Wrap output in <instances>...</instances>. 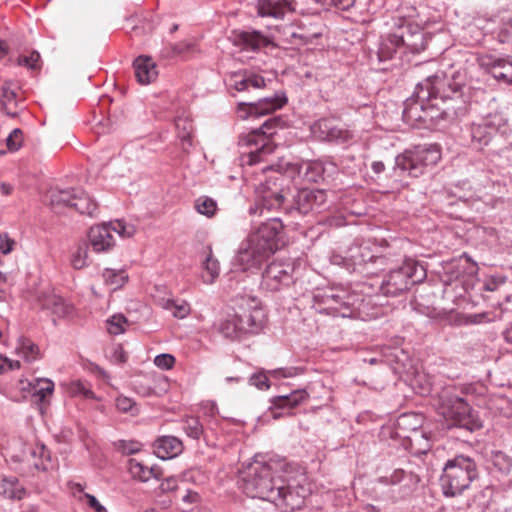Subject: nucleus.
Instances as JSON below:
<instances>
[{"label": "nucleus", "mask_w": 512, "mask_h": 512, "mask_svg": "<svg viewBox=\"0 0 512 512\" xmlns=\"http://www.w3.org/2000/svg\"><path fill=\"white\" fill-rule=\"evenodd\" d=\"M175 128L178 138L182 141L183 149L186 150L187 146L192 145L191 134L193 131V124L190 120L184 117H178L175 120Z\"/></svg>", "instance_id": "obj_39"}, {"label": "nucleus", "mask_w": 512, "mask_h": 512, "mask_svg": "<svg viewBox=\"0 0 512 512\" xmlns=\"http://www.w3.org/2000/svg\"><path fill=\"white\" fill-rule=\"evenodd\" d=\"M135 76L140 84L146 85L153 82L158 75L156 64L152 58L139 56L133 63Z\"/></svg>", "instance_id": "obj_29"}, {"label": "nucleus", "mask_w": 512, "mask_h": 512, "mask_svg": "<svg viewBox=\"0 0 512 512\" xmlns=\"http://www.w3.org/2000/svg\"><path fill=\"white\" fill-rule=\"evenodd\" d=\"M115 447L123 455H132L138 453L141 450L142 445L137 441L119 440L115 443Z\"/></svg>", "instance_id": "obj_50"}, {"label": "nucleus", "mask_w": 512, "mask_h": 512, "mask_svg": "<svg viewBox=\"0 0 512 512\" xmlns=\"http://www.w3.org/2000/svg\"><path fill=\"white\" fill-rule=\"evenodd\" d=\"M39 61L40 54L36 51H33L29 56L20 55L17 59V63L19 66H25L31 70H36L40 68Z\"/></svg>", "instance_id": "obj_52"}, {"label": "nucleus", "mask_w": 512, "mask_h": 512, "mask_svg": "<svg viewBox=\"0 0 512 512\" xmlns=\"http://www.w3.org/2000/svg\"><path fill=\"white\" fill-rule=\"evenodd\" d=\"M54 390V383L49 379H40L34 387L32 397L36 402L43 403L46 398L52 395Z\"/></svg>", "instance_id": "obj_44"}, {"label": "nucleus", "mask_w": 512, "mask_h": 512, "mask_svg": "<svg viewBox=\"0 0 512 512\" xmlns=\"http://www.w3.org/2000/svg\"><path fill=\"white\" fill-rule=\"evenodd\" d=\"M233 311L241 317L240 326L243 327L245 338L261 332L265 323V313L258 299L242 298L241 303Z\"/></svg>", "instance_id": "obj_15"}, {"label": "nucleus", "mask_w": 512, "mask_h": 512, "mask_svg": "<svg viewBox=\"0 0 512 512\" xmlns=\"http://www.w3.org/2000/svg\"><path fill=\"white\" fill-rule=\"evenodd\" d=\"M110 225V231L118 233L122 237H131L135 233V227L133 225H128L123 221L117 220L114 223H108Z\"/></svg>", "instance_id": "obj_54"}, {"label": "nucleus", "mask_w": 512, "mask_h": 512, "mask_svg": "<svg viewBox=\"0 0 512 512\" xmlns=\"http://www.w3.org/2000/svg\"><path fill=\"white\" fill-rule=\"evenodd\" d=\"M23 143V132L19 128L11 131L6 139V145L9 151L15 152L20 149Z\"/></svg>", "instance_id": "obj_51"}, {"label": "nucleus", "mask_w": 512, "mask_h": 512, "mask_svg": "<svg viewBox=\"0 0 512 512\" xmlns=\"http://www.w3.org/2000/svg\"><path fill=\"white\" fill-rule=\"evenodd\" d=\"M458 78L437 72L419 82L414 94L404 102L403 120L413 127L432 129L465 116V85Z\"/></svg>", "instance_id": "obj_1"}, {"label": "nucleus", "mask_w": 512, "mask_h": 512, "mask_svg": "<svg viewBox=\"0 0 512 512\" xmlns=\"http://www.w3.org/2000/svg\"><path fill=\"white\" fill-rule=\"evenodd\" d=\"M175 363V358L171 354H159L154 359V364L161 369H171Z\"/></svg>", "instance_id": "obj_56"}, {"label": "nucleus", "mask_w": 512, "mask_h": 512, "mask_svg": "<svg viewBox=\"0 0 512 512\" xmlns=\"http://www.w3.org/2000/svg\"><path fill=\"white\" fill-rule=\"evenodd\" d=\"M183 429L189 437L196 440L204 433L203 425L196 417H187L183 422Z\"/></svg>", "instance_id": "obj_46"}, {"label": "nucleus", "mask_w": 512, "mask_h": 512, "mask_svg": "<svg viewBox=\"0 0 512 512\" xmlns=\"http://www.w3.org/2000/svg\"><path fill=\"white\" fill-rule=\"evenodd\" d=\"M397 33L403 40V42H400L401 48L411 53H420L425 50L427 45L425 33L417 25L402 26Z\"/></svg>", "instance_id": "obj_23"}, {"label": "nucleus", "mask_w": 512, "mask_h": 512, "mask_svg": "<svg viewBox=\"0 0 512 512\" xmlns=\"http://www.w3.org/2000/svg\"><path fill=\"white\" fill-rule=\"evenodd\" d=\"M296 31L295 32V45H306L308 43H312L315 39H318L322 36L321 29L313 25L311 23H298L295 24Z\"/></svg>", "instance_id": "obj_35"}, {"label": "nucleus", "mask_w": 512, "mask_h": 512, "mask_svg": "<svg viewBox=\"0 0 512 512\" xmlns=\"http://www.w3.org/2000/svg\"><path fill=\"white\" fill-rule=\"evenodd\" d=\"M261 254L256 253V249L251 245L249 238L243 242L234 258L235 265H238L242 270H248L252 267H257L264 261Z\"/></svg>", "instance_id": "obj_28"}, {"label": "nucleus", "mask_w": 512, "mask_h": 512, "mask_svg": "<svg viewBox=\"0 0 512 512\" xmlns=\"http://www.w3.org/2000/svg\"><path fill=\"white\" fill-rule=\"evenodd\" d=\"M11 81H5L1 87V104L6 114L11 117H16L17 112L11 111L9 105L16 103V91L12 88Z\"/></svg>", "instance_id": "obj_40"}, {"label": "nucleus", "mask_w": 512, "mask_h": 512, "mask_svg": "<svg viewBox=\"0 0 512 512\" xmlns=\"http://www.w3.org/2000/svg\"><path fill=\"white\" fill-rule=\"evenodd\" d=\"M155 455L162 459H172L183 451L182 441L175 436H161L153 444Z\"/></svg>", "instance_id": "obj_25"}, {"label": "nucleus", "mask_w": 512, "mask_h": 512, "mask_svg": "<svg viewBox=\"0 0 512 512\" xmlns=\"http://www.w3.org/2000/svg\"><path fill=\"white\" fill-rule=\"evenodd\" d=\"M178 487V481L175 477L170 476L165 478L159 485V490L161 493H167L175 491Z\"/></svg>", "instance_id": "obj_60"}, {"label": "nucleus", "mask_w": 512, "mask_h": 512, "mask_svg": "<svg viewBox=\"0 0 512 512\" xmlns=\"http://www.w3.org/2000/svg\"><path fill=\"white\" fill-rule=\"evenodd\" d=\"M441 159L440 148L436 144L418 145L405 150L395 158L394 172L399 177H419L427 167L434 166Z\"/></svg>", "instance_id": "obj_8"}, {"label": "nucleus", "mask_w": 512, "mask_h": 512, "mask_svg": "<svg viewBox=\"0 0 512 512\" xmlns=\"http://www.w3.org/2000/svg\"><path fill=\"white\" fill-rule=\"evenodd\" d=\"M478 477V468L474 458L467 455H456L449 459L443 468L441 486L445 496H456L467 489Z\"/></svg>", "instance_id": "obj_5"}, {"label": "nucleus", "mask_w": 512, "mask_h": 512, "mask_svg": "<svg viewBox=\"0 0 512 512\" xmlns=\"http://www.w3.org/2000/svg\"><path fill=\"white\" fill-rule=\"evenodd\" d=\"M489 67L494 69H502V68H511L512 70V61L505 58H490V61L487 63Z\"/></svg>", "instance_id": "obj_61"}, {"label": "nucleus", "mask_w": 512, "mask_h": 512, "mask_svg": "<svg viewBox=\"0 0 512 512\" xmlns=\"http://www.w3.org/2000/svg\"><path fill=\"white\" fill-rule=\"evenodd\" d=\"M231 84L237 91H246L249 88L259 89L265 86V79L261 75L253 72L244 71V73L235 74L232 77Z\"/></svg>", "instance_id": "obj_32"}, {"label": "nucleus", "mask_w": 512, "mask_h": 512, "mask_svg": "<svg viewBox=\"0 0 512 512\" xmlns=\"http://www.w3.org/2000/svg\"><path fill=\"white\" fill-rule=\"evenodd\" d=\"M127 319L123 315H113L107 320V330L112 335H119L125 331Z\"/></svg>", "instance_id": "obj_49"}, {"label": "nucleus", "mask_w": 512, "mask_h": 512, "mask_svg": "<svg viewBox=\"0 0 512 512\" xmlns=\"http://www.w3.org/2000/svg\"><path fill=\"white\" fill-rule=\"evenodd\" d=\"M71 264L75 269H82L88 265V245L86 243L78 245L72 254Z\"/></svg>", "instance_id": "obj_47"}, {"label": "nucleus", "mask_w": 512, "mask_h": 512, "mask_svg": "<svg viewBox=\"0 0 512 512\" xmlns=\"http://www.w3.org/2000/svg\"><path fill=\"white\" fill-rule=\"evenodd\" d=\"M195 209L198 213L211 217L217 210V203L210 197L201 196L195 200Z\"/></svg>", "instance_id": "obj_45"}, {"label": "nucleus", "mask_w": 512, "mask_h": 512, "mask_svg": "<svg viewBox=\"0 0 512 512\" xmlns=\"http://www.w3.org/2000/svg\"><path fill=\"white\" fill-rule=\"evenodd\" d=\"M50 205L56 212L65 208L74 209L80 214L93 216L96 202L81 188L51 189L48 193Z\"/></svg>", "instance_id": "obj_9"}, {"label": "nucleus", "mask_w": 512, "mask_h": 512, "mask_svg": "<svg viewBox=\"0 0 512 512\" xmlns=\"http://www.w3.org/2000/svg\"><path fill=\"white\" fill-rule=\"evenodd\" d=\"M308 398L306 390H295L271 399L270 413L274 419L292 416V410Z\"/></svg>", "instance_id": "obj_21"}, {"label": "nucleus", "mask_w": 512, "mask_h": 512, "mask_svg": "<svg viewBox=\"0 0 512 512\" xmlns=\"http://www.w3.org/2000/svg\"><path fill=\"white\" fill-rule=\"evenodd\" d=\"M437 412L447 428H460L474 432L482 428V422L471 406L461 397L443 391L438 398Z\"/></svg>", "instance_id": "obj_4"}, {"label": "nucleus", "mask_w": 512, "mask_h": 512, "mask_svg": "<svg viewBox=\"0 0 512 512\" xmlns=\"http://www.w3.org/2000/svg\"><path fill=\"white\" fill-rule=\"evenodd\" d=\"M102 277L107 285L112 286L113 290L122 287L128 280V275L123 270L105 269Z\"/></svg>", "instance_id": "obj_43"}, {"label": "nucleus", "mask_w": 512, "mask_h": 512, "mask_svg": "<svg viewBox=\"0 0 512 512\" xmlns=\"http://www.w3.org/2000/svg\"><path fill=\"white\" fill-rule=\"evenodd\" d=\"M412 418H416L412 415H402L397 421V431L395 434L403 438V446L406 450H409L415 455L425 454L430 450L429 437L419 427L414 426L410 434H403V430L409 424Z\"/></svg>", "instance_id": "obj_18"}, {"label": "nucleus", "mask_w": 512, "mask_h": 512, "mask_svg": "<svg viewBox=\"0 0 512 512\" xmlns=\"http://www.w3.org/2000/svg\"><path fill=\"white\" fill-rule=\"evenodd\" d=\"M71 392L75 395H82L87 399H95L94 392L82 381H75L71 384Z\"/></svg>", "instance_id": "obj_55"}, {"label": "nucleus", "mask_w": 512, "mask_h": 512, "mask_svg": "<svg viewBox=\"0 0 512 512\" xmlns=\"http://www.w3.org/2000/svg\"><path fill=\"white\" fill-rule=\"evenodd\" d=\"M285 177L278 174L269 177L257 189V200L249 208L250 214L260 215L264 210H281L286 216L306 215L309 212H320L326 207L327 194L319 189H301L289 200L290 190L283 187Z\"/></svg>", "instance_id": "obj_2"}, {"label": "nucleus", "mask_w": 512, "mask_h": 512, "mask_svg": "<svg viewBox=\"0 0 512 512\" xmlns=\"http://www.w3.org/2000/svg\"><path fill=\"white\" fill-rule=\"evenodd\" d=\"M310 494V488L299 483H280L278 490L272 497L270 508H278L282 512H293L301 509L306 497Z\"/></svg>", "instance_id": "obj_14"}, {"label": "nucleus", "mask_w": 512, "mask_h": 512, "mask_svg": "<svg viewBox=\"0 0 512 512\" xmlns=\"http://www.w3.org/2000/svg\"><path fill=\"white\" fill-rule=\"evenodd\" d=\"M15 245V241L11 239L7 233L0 234V251L7 255L9 254Z\"/></svg>", "instance_id": "obj_59"}, {"label": "nucleus", "mask_w": 512, "mask_h": 512, "mask_svg": "<svg viewBox=\"0 0 512 512\" xmlns=\"http://www.w3.org/2000/svg\"><path fill=\"white\" fill-rule=\"evenodd\" d=\"M249 382L251 385L257 387L260 390H266L270 387L268 377L262 373L253 374L250 377Z\"/></svg>", "instance_id": "obj_57"}, {"label": "nucleus", "mask_w": 512, "mask_h": 512, "mask_svg": "<svg viewBox=\"0 0 512 512\" xmlns=\"http://www.w3.org/2000/svg\"><path fill=\"white\" fill-rule=\"evenodd\" d=\"M31 453L33 456H39L40 458L50 459L49 451L47 450V448L44 445H37L32 450Z\"/></svg>", "instance_id": "obj_64"}, {"label": "nucleus", "mask_w": 512, "mask_h": 512, "mask_svg": "<svg viewBox=\"0 0 512 512\" xmlns=\"http://www.w3.org/2000/svg\"><path fill=\"white\" fill-rule=\"evenodd\" d=\"M241 317L234 311L226 314L219 323V332L227 339L235 341L244 339L243 327L240 326Z\"/></svg>", "instance_id": "obj_30"}, {"label": "nucleus", "mask_w": 512, "mask_h": 512, "mask_svg": "<svg viewBox=\"0 0 512 512\" xmlns=\"http://www.w3.org/2000/svg\"><path fill=\"white\" fill-rule=\"evenodd\" d=\"M498 38L501 43L512 40V16L504 18L499 28Z\"/></svg>", "instance_id": "obj_53"}, {"label": "nucleus", "mask_w": 512, "mask_h": 512, "mask_svg": "<svg viewBox=\"0 0 512 512\" xmlns=\"http://www.w3.org/2000/svg\"><path fill=\"white\" fill-rule=\"evenodd\" d=\"M427 276L424 266L415 259H406L391 269L383 278L380 291L384 296L396 297L421 283Z\"/></svg>", "instance_id": "obj_7"}, {"label": "nucleus", "mask_w": 512, "mask_h": 512, "mask_svg": "<svg viewBox=\"0 0 512 512\" xmlns=\"http://www.w3.org/2000/svg\"><path fill=\"white\" fill-rule=\"evenodd\" d=\"M236 42L241 45L244 50L251 51H258L271 43L268 37L256 30L239 32L236 35Z\"/></svg>", "instance_id": "obj_31"}, {"label": "nucleus", "mask_w": 512, "mask_h": 512, "mask_svg": "<svg viewBox=\"0 0 512 512\" xmlns=\"http://www.w3.org/2000/svg\"><path fill=\"white\" fill-rule=\"evenodd\" d=\"M203 268L206 272V274L202 276L203 281L207 284L213 283L219 275L220 266L218 260L213 258L211 248H209V254L203 262Z\"/></svg>", "instance_id": "obj_41"}, {"label": "nucleus", "mask_w": 512, "mask_h": 512, "mask_svg": "<svg viewBox=\"0 0 512 512\" xmlns=\"http://www.w3.org/2000/svg\"><path fill=\"white\" fill-rule=\"evenodd\" d=\"M492 465L495 472L508 476L512 470V459L507 454L497 451L492 455Z\"/></svg>", "instance_id": "obj_42"}, {"label": "nucleus", "mask_w": 512, "mask_h": 512, "mask_svg": "<svg viewBox=\"0 0 512 512\" xmlns=\"http://www.w3.org/2000/svg\"><path fill=\"white\" fill-rule=\"evenodd\" d=\"M284 466L283 461L272 458L266 461L263 457L256 456L243 477L245 493L251 498H257L270 505L280 483H283L280 473Z\"/></svg>", "instance_id": "obj_3"}, {"label": "nucleus", "mask_w": 512, "mask_h": 512, "mask_svg": "<svg viewBox=\"0 0 512 512\" xmlns=\"http://www.w3.org/2000/svg\"><path fill=\"white\" fill-rule=\"evenodd\" d=\"M25 488L14 477H4L0 481V495L11 500H21L25 496Z\"/></svg>", "instance_id": "obj_34"}, {"label": "nucleus", "mask_w": 512, "mask_h": 512, "mask_svg": "<svg viewBox=\"0 0 512 512\" xmlns=\"http://www.w3.org/2000/svg\"><path fill=\"white\" fill-rule=\"evenodd\" d=\"M127 467L132 479L139 482L145 483L148 482L151 478L160 480L163 476L162 469L157 465L148 467L141 461H138L134 458H131L127 461Z\"/></svg>", "instance_id": "obj_27"}, {"label": "nucleus", "mask_w": 512, "mask_h": 512, "mask_svg": "<svg viewBox=\"0 0 512 512\" xmlns=\"http://www.w3.org/2000/svg\"><path fill=\"white\" fill-rule=\"evenodd\" d=\"M294 267L291 263L273 261L262 273L261 287L276 292L293 283Z\"/></svg>", "instance_id": "obj_17"}, {"label": "nucleus", "mask_w": 512, "mask_h": 512, "mask_svg": "<svg viewBox=\"0 0 512 512\" xmlns=\"http://www.w3.org/2000/svg\"><path fill=\"white\" fill-rule=\"evenodd\" d=\"M85 498L87 499V505L93 510H95V512H106L105 507L100 504V502L97 500L95 496L85 494Z\"/></svg>", "instance_id": "obj_63"}, {"label": "nucleus", "mask_w": 512, "mask_h": 512, "mask_svg": "<svg viewBox=\"0 0 512 512\" xmlns=\"http://www.w3.org/2000/svg\"><path fill=\"white\" fill-rule=\"evenodd\" d=\"M17 354L22 356L27 362H32L39 357V347L33 341L26 337H20L16 347Z\"/></svg>", "instance_id": "obj_37"}, {"label": "nucleus", "mask_w": 512, "mask_h": 512, "mask_svg": "<svg viewBox=\"0 0 512 512\" xmlns=\"http://www.w3.org/2000/svg\"><path fill=\"white\" fill-rule=\"evenodd\" d=\"M160 305L163 309L168 310L176 318L183 319L191 311L190 305L184 300L162 299Z\"/></svg>", "instance_id": "obj_36"}, {"label": "nucleus", "mask_w": 512, "mask_h": 512, "mask_svg": "<svg viewBox=\"0 0 512 512\" xmlns=\"http://www.w3.org/2000/svg\"><path fill=\"white\" fill-rule=\"evenodd\" d=\"M506 124V120L500 114L489 115L478 122L471 123L467 128L471 146L477 150L488 146L501 127Z\"/></svg>", "instance_id": "obj_16"}, {"label": "nucleus", "mask_w": 512, "mask_h": 512, "mask_svg": "<svg viewBox=\"0 0 512 512\" xmlns=\"http://www.w3.org/2000/svg\"><path fill=\"white\" fill-rule=\"evenodd\" d=\"M332 262L334 264L343 265L350 272H359L365 275H370L376 273L374 269L370 268V265H382L384 263V258L373 254L368 245L354 243L347 249L344 257L334 255L332 257Z\"/></svg>", "instance_id": "obj_11"}, {"label": "nucleus", "mask_w": 512, "mask_h": 512, "mask_svg": "<svg viewBox=\"0 0 512 512\" xmlns=\"http://www.w3.org/2000/svg\"><path fill=\"white\" fill-rule=\"evenodd\" d=\"M286 103V95L280 92L275 93L271 97L261 98L256 102H240L238 104V112L243 119L260 117L282 108Z\"/></svg>", "instance_id": "obj_19"}, {"label": "nucleus", "mask_w": 512, "mask_h": 512, "mask_svg": "<svg viewBox=\"0 0 512 512\" xmlns=\"http://www.w3.org/2000/svg\"><path fill=\"white\" fill-rule=\"evenodd\" d=\"M294 31H296L295 24L284 26L283 29L281 30V39L290 45H295L297 41H295Z\"/></svg>", "instance_id": "obj_58"}, {"label": "nucleus", "mask_w": 512, "mask_h": 512, "mask_svg": "<svg viewBox=\"0 0 512 512\" xmlns=\"http://www.w3.org/2000/svg\"><path fill=\"white\" fill-rule=\"evenodd\" d=\"M43 306L50 309L55 315L59 317H65L72 313L73 307L66 303L65 300L57 295L50 296Z\"/></svg>", "instance_id": "obj_38"}, {"label": "nucleus", "mask_w": 512, "mask_h": 512, "mask_svg": "<svg viewBox=\"0 0 512 512\" xmlns=\"http://www.w3.org/2000/svg\"><path fill=\"white\" fill-rule=\"evenodd\" d=\"M280 122L279 117L270 118L260 128L239 136L238 145L242 149L241 160L244 164L255 165L274 152L275 147L270 143L268 135L274 133L272 129Z\"/></svg>", "instance_id": "obj_6"}, {"label": "nucleus", "mask_w": 512, "mask_h": 512, "mask_svg": "<svg viewBox=\"0 0 512 512\" xmlns=\"http://www.w3.org/2000/svg\"><path fill=\"white\" fill-rule=\"evenodd\" d=\"M283 227L282 219L275 217L268 219L252 232L248 238L256 253L261 254L264 259L274 254L280 247Z\"/></svg>", "instance_id": "obj_12"}, {"label": "nucleus", "mask_w": 512, "mask_h": 512, "mask_svg": "<svg viewBox=\"0 0 512 512\" xmlns=\"http://www.w3.org/2000/svg\"><path fill=\"white\" fill-rule=\"evenodd\" d=\"M313 132L321 140L345 143L352 138V134L347 129L338 127L329 119H320L313 126Z\"/></svg>", "instance_id": "obj_22"}, {"label": "nucleus", "mask_w": 512, "mask_h": 512, "mask_svg": "<svg viewBox=\"0 0 512 512\" xmlns=\"http://www.w3.org/2000/svg\"><path fill=\"white\" fill-rule=\"evenodd\" d=\"M296 10L294 0H258L257 11L261 17L283 18L287 12Z\"/></svg>", "instance_id": "obj_24"}, {"label": "nucleus", "mask_w": 512, "mask_h": 512, "mask_svg": "<svg viewBox=\"0 0 512 512\" xmlns=\"http://www.w3.org/2000/svg\"><path fill=\"white\" fill-rule=\"evenodd\" d=\"M283 227L282 219L275 217L268 219L252 232L248 238L256 253L261 254L264 259L274 254L280 247Z\"/></svg>", "instance_id": "obj_13"}, {"label": "nucleus", "mask_w": 512, "mask_h": 512, "mask_svg": "<svg viewBox=\"0 0 512 512\" xmlns=\"http://www.w3.org/2000/svg\"><path fill=\"white\" fill-rule=\"evenodd\" d=\"M324 310L333 316L348 317L355 304V296L347 291H330L322 295Z\"/></svg>", "instance_id": "obj_20"}, {"label": "nucleus", "mask_w": 512, "mask_h": 512, "mask_svg": "<svg viewBox=\"0 0 512 512\" xmlns=\"http://www.w3.org/2000/svg\"><path fill=\"white\" fill-rule=\"evenodd\" d=\"M400 42H403V40L397 32L382 38L377 50L378 60L383 62L392 59L396 51L401 49Z\"/></svg>", "instance_id": "obj_33"}, {"label": "nucleus", "mask_w": 512, "mask_h": 512, "mask_svg": "<svg viewBox=\"0 0 512 512\" xmlns=\"http://www.w3.org/2000/svg\"><path fill=\"white\" fill-rule=\"evenodd\" d=\"M88 238L95 252H105L114 246V238L110 232V225L103 224L91 227Z\"/></svg>", "instance_id": "obj_26"}, {"label": "nucleus", "mask_w": 512, "mask_h": 512, "mask_svg": "<svg viewBox=\"0 0 512 512\" xmlns=\"http://www.w3.org/2000/svg\"><path fill=\"white\" fill-rule=\"evenodd\" d=\"M377 483L392 486L387 491H381L378 498L394 503L399 499L410 496L418 487L420 477L412 470L398 468L392 471L389 476H382L376 480Z\"/></svg>", "instance_id": "obj_10"}, {"label": "nucleus", "mask_w": 512, "mask_h": 512, "mask_svg": "<svg viewBox=\"0 0 512 512\" xmlns=\"http://www.w3.org/2000/svg\"><path fill=\"white\" fill-rule=\"evenodd\" d=\"M116 407L119 411L130 413L133 416L139 413L137 403L132 398L123 395H120L116 398Z\"/></svg>", "instance_id": "obj_48"}, {"label": "nucleus", "mask_w": 512, "mask_h": 512, "mask_svg": "<svg viewBox=\"0 0 512 512\" xmlns=\"http://www.w3.org/2000/svg\"><path fill=\"white\" fill-rule=\"evenodd\" d=\"M355 4V0H331L329 6H333L342 11H348Z\"/></svg>", "instance_id": "obj_62"}]
</instances>
